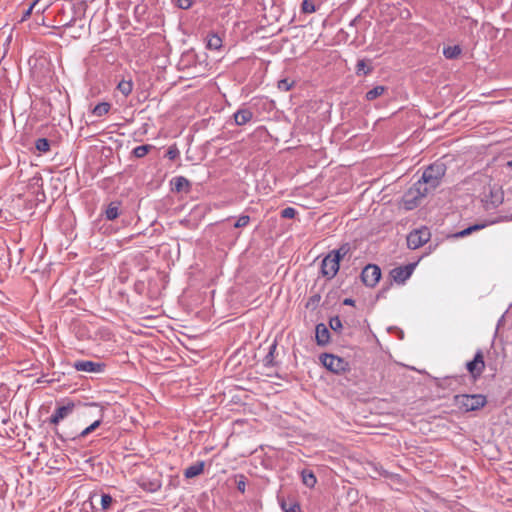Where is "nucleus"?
<instances>
[{
    "instance_id": "45",
    "label": "nucleus",
    "mask_w": 512,
    "mask_h": 512,
    "mask_svg": "<svg viewBox=\"0 0 512 512\" xmlns=\"http://www.w3.org/2000/svg\"><path fill=\"white\" fill-rule=\"evenodd\" d=\"M44 11V8L42 9H37V13H42Z\"/></svg>"
},
{
    "instance_id": "8",
    "label": "nucleus",
    "mask_w": 512,
    "mask_h": 512,
    "mask_svg": "<svg viewBox=\"0 0 512 512\" xmlns=\"http://www.w3.org/2000/svg\"><path fill=\"white\" fill-rule=\"evenodd\" d=\"M72 366L77 371L95 374L103 373L106 367L103 362H94L90 360H77Z\"/></svg>"
},
{
    "instance_id": "21",
    "label": "nucleus",
    "mask_w": 512,
    "mask_h": 512,
    "mask_svg": "<svg viewBox=\"0 0 512 512\" xmlns=\"http://www.w3.org/2000/svg\"><path fill=\"white\" fill-rule=\"evenodd\" d=\"M154 148L153 145L145 144L135 147L132 150V154L136 158H143L145 157L152 149Z\"/></svg>"
},
{
    "instance_id": "27",
    "label": "nucleus",
    "mask_w": 512,
    "mask_h": 512,
    "mask_svg": "<svg viewBox=\"0 0 512 512\" xmlns=\"http://www.w3.org/2000/svg\"><path fill=\"white\" fill-rule=\"evenodd\" d=\"M276 349H277V344H276V342H274L270 345L269 351L263 360L265 366H273L274 365V354L276 352Z\"/></svg>"
},
{
    "instance_id": "2",
    "label": "nucleus",
    "mask_w": 512,
    "mask_h": 512,
    "mask_svg": "<svg viewBox=\"0 0 512 512\" xmlns=\"http://www.w3.org/2000/svg\"><path fill=\"white\" fill-rule=\"evenodd\" d=\"M455 405L464 412H471L483 408L487 399L482 394H460L454 397Z\"/></svg>"
},
{
    "instance_id": "4",
    "label": "nucleus",
    "mask_w": 512,
    "mask_h": 512,
    "mask_svg": "<svg viewBox=\"0 0 512 512\" xmlns=\"http://www.w3.org/2000/svg\"><path fill=\"white\" fill-rule=\"evenodd\" d=\"M431 237L430 230L423 226L419 229L411 231L407 236V245L410 249H418L426 244Z\"/></svg>"
},
{
    "instance_id": "3",
    "label": "nucleus",
    "mask_w": 512,
    "mask_h": 512,
    "mask_svg": "<svg viewBox=\"0 0 512 512\" xmlns=\"http://www.w3.org/2000/svg\"><path fill=\"white\" fill-rule=\"evenodd\" d=\"M320 360L323 366L333 373L340 374L348 370V362L336 355L324 353Z\"/></svg>"
},
{
    "instance_id": "44",
    "label": "nucleus",
    "mask_w": 512,
    "mask_h": 512,
    "mask_svg": "<svg viewBox=\"0 0 512 512\" xmlns=\"http://www.w3.org/2000/svg\"><path fill=\"white\" fill-rule=\"evenodd\" d=\"M507 166L512 168V160L507 162Z\"/></svg>"
},
{
    "instance_id": "17",
    "label": "nucleus",
    "mask_w": 512,
    "mask_h": 512,
    "mask_svg": "<svg viewBox=\"0 0 512 512\" xmlns=\"http://www.w3.org/2000/svg\"><path fill=\"white\" fill-rule=\"evenodd\" d=\"M280 506L284 512H301V506L297 501L280 500Z\"/></svg>"
},
{
    "instance_id": "35",
    "label": "nucleus",
    "mask_w": 512,
    "mask_h": 512,
    "mask_svg": "<svg viewBox=\"0 0 512 512\" xmlns=\"http://www.w3.org/2000/svg\"><path fill=\"white\" fill-rule=\"evenodd\" d=\"M113 502L112 497L109 494L101 495V506L103 510H107Z\"/></svg>"
},
{
    "instance_id": "15",
    "label": "nucleus",
    "mask_w": 512,
    "mask_h": 512,
    "mask_svg": "<svg viewBox=\"0 0 512 512\" xmlns=\"http://www.w3.org/2000/svg\"><path fill=\"white\" fill-rule=\"evenodd\" d=\"M107 220H115L120 215V203L111 202L104 211Z\"/></svg>"
},
{
    "instance_id": "19",
    "label": "nucleus",
    "mask_w": 512,
    "mask_h": 512,
    "mask_svg": "<svg viewBox=\"0 0 512 512\" xmlns=\"http://www.w3.org/2000/svg\"><path fill=\"white\" fill-rule=\"evenodd\" d=\"M486 225L485 224H474L472 226L467 227L466 229H463L453 235L455 238H463L468 235H470L472 232L479 231L483 229Z\"/></svg>"
},
{
    "instance_id": "9",
    "label": "nucleus",
    "mask_w": 512,
    "mask_h": 512,
    "mask_svg": "<svg viewBox=\"0 0 512 512\" xmlns=\"http://www.w3.org/2000/svg\"><path fill=\"white\" fill-rule=\"evenodd\" d=\"M74 408L75 404L72 401L57 407L48 420L49 424L58 425L60 421L68 417L73 412Z\"/></svg>"
},
{
    "instance_id": "1",
    "label": "nucleus",
    "mask_w": 512,
    "mask_h": 512,
    "mask_svg": "<svg viewBox=\"0 0 512 512\" xmlns=\"http://www.w3.org/2000/svg\"><path fill=\"white\" fill-rule=\"evenodd\" d=\"M446 170L447 167L444 162L436 161L432 163L423 171L421 179L414 184L405 197L412 196L413 199L425 197L429 189H435L440 185Z\"/></svg>"
},
{
    "instance_id": "31",
    "label": "nucleus",
    "mask_w": 512,
    "mask_h": 512,
    "mask_svg": "<svg viewBox=\"0 0 512 512\" xmlns=\"http://www.w3.org/2000/svg\"><path fill=\"white\" fill-rule=\"evenodd\" d=\"M301 10L303 13H313L316 11V7L310 0H303Z\"/></svg>"
},
{
    "instance_id": "11",
    "label": "nucleus",
    "mask_w": 512,
    "mask_h": 512,
    "mask_svg": "<svg viewBox=\"0 0 512 512\" xmlns=\"http://www.w3.org/2000/svg\"><path fill=\"white\" fill-rule=\"evenodd\" d=\"M316 343L319 346H325L330 342V332L324 323H319L315 328Z\"/></svg>"
},
{
    "instance_id": "32",
    "label": "nucleus",
    "mask_w": 512,
    "mask_h": 512,
    "mask_svg": "<svg viewBox=\"0 0 512 512\" xmlns=\"http://www.w3.org/2000/svg\"><path fill=\"white\" fill-rule=\"evenodd\" d=\"M179 155H180V151L176 145L170 146L166 152V157L172 161L177 159L179 157Z\"/></svg>"
},
{
    "instance_id": "30",
    "label": "nucleus",
    "mask_w": 512,
    "mask_h": 512,
    "mask_svg": "<svg viewBox=\"0 0 512 512\" xmlns=\"http://www.w3.org/2000/svg\"><path fill=\"white\" fill-rule=\"evenodd\" d=\"M329 327L334 332H339L342 329V322L338 316L331 317L329 320Z\"/></svg>"
},
{
    "instance_id": "43",
    "label": "nucleus",
    "mask_w": 512,
    "mask_h": 512,
    "mask_svg": "<svg viewBox=\"0 0 512 512\" xmlns=\"http://www.w3.org/2000/svg\"><path fill=\"white\" fill-rule=\"evenodd\" d=\"M358 18H359V16H358V17H356V18H354V19L351 21V25H354V24H355V22L358 20Z\"/></svg>"
},
{
    "instance_id": "7",
    "label": "nucleus",
    "mask_w": 512,
    "mask_h": 512,
    "mask_svg": "<svg viewBox=\"0 0 512 512\" xmlns=\"http://www.w3.org/2000/svg\"><path fill=\"white\" fill-rule=\"evenodd\" d=\"M340 268L339 261L328 253L321 263V273L327 279H332L336 276Z\"/></svg>"
},
{
    "instance_id": "6",
    "label": "nucleus",
    "mask_w": 512,
    "mask_h": 512,
    "mask_svg": "<svg viewBox=\"0 0 512 512\" xmlns=\"http://www.w3.org/2000/svg\"><path fill=\"white\" fill-rule=\"evenodd\" d=\"M466 368L474 380L478 379L482 375L485 369V362L483 352L481 350L476 352L473 360L467 362Z\"/></svg>"
},
{
    "instance_id": "5",
    "label": "nucleus",
    "mask_w": 512,
    "mask_h": 512,
    "mask_svg": "<svg viewBox=\"0 0 512 512\" xmlns=\"http://www.w3.org/2000/svg\"><path fill=\"white\" fill-rule=\"evenodd\" d=\"M381 278V269L375 264H368L361 273L363 283L368 287H374Z\"/></svg>"
},
{
    "instance_id": "22",
    "label": "nucleus",
    "mask_w": 512,
    "mask_h": 512,
    "mask_svg": "<svg viewBox=\"0 0 512 512\" xmlns=\"http://www.w3.org/2000/svg\"><path fill=\"white\" fill-rule=\"evenodd\" d=\"M462 50L459 45L448 46L443 49V55L447 59H455L461 54Z\"/></svg>"
},
{
    "instance_id": "39",
    "label": "nucleus",
    "mask_w": 512,
    "mask_h": 512,
    "mask_svg": "<svg viewBox=\"0 0 512 512\" xmlns=\"http://www.w3.org/2000/svg\"><path fill=\"white\" fill-rule=\"evenodd\" d=\"M237 489L244 493L246 489V477L244 475H240L239 479L237 480Z\"/></svg>"
},
{
    "instance_id": "26",
    "label": "nucleus",
    "mask_w": 512,
    "mask_h": 512,
    "mask_svg": "<svg viewBox=\"0 0 512 512\" xmlns=\"http://www.w3.org/2000/svg\"><path fill=\"white\" fill-rule=\"evenodd\" d=\"M174 189L177 192L184 190L190 186L188 179L183 176H179L173 179Z\"/></svg>"
},
{
    "instance_id": "33",
    "label": "nucleus",
    "mask_w": 512,
    "mask_h": 512,
    "mask_svg": "<svg viewBox=\"0 0 512 512\" xmlns=\"http://www.w3.org/2000/svg\"><path fill=\"white\" fill-rule=\"evenodd\" d=\"M296 214L297 210L293 207H286L281 211V217L285 219H292Z\"/></svg>"
},
{
    "instance_id": "13",
    "label": "nucleus",
    "mask_w": 512,
    "mask_h": 512,
    "mask_svg": "<svg viewBox=\"0 0 512 512\" xmlns=\"http://www.w3.org/2000/svg\"><path fill=\"white\" fill-rule=\"evenodd\" d=\"M503 202V192L501 189H491L488 196L485 198L487 208H495Z\"/></svg>"
},
{
    "instance_id": "20",
    "label": "nucleus",
    "mask_w": 512,
    "mask_h": 512,
    "mask_svg": "<svg viewBox=\"0 0 512 512\" xmlns=\"http://www.w3.org/2000/svg\"><path fill=\"white\" fill-rule=\"evenodd\" d=\"M351 250V247L348 243L341 245L338 249L332 250L329 252L334 258H336L339 262L343 259Z\"/></svg>"
},
{
    "instance_id": "36",
    "label": "nucleus",
    "mask_w": 512,
    "mask_h": 512,
    "mask_svg": "<svg viewBox=\"0 0 512 512\" xmlns=\"http://www.w3.org/2000/svg\"><path fill=\"white\" fill-rule=\"evenodd\" d=\"M277 87L281 91H289L292 87V82H290L288 79H281L278 81Z\"/></svg>"
},
{
    "instance_id": "34",
    "label": "nucleus",
    "mask_w": 512,
    "mask_h": 512,
    "mask_svg": "<svg viewBox=\"0 0 512 512\" xmlns=\"http://www.w3.org/2000/svg\"><path fill=\"white\" fill-rule=\"evenodd\" d=\"M250 222V217L248 215H241L236 222L234 223L235 228H243L246 227Z\"/></svg>"
},
{
    "instance_id": "23",
    "label": "nucleus",
    "mask_w": 512,
    "mask_h": 512,
    "mask_svg": "<svg viewBox=\"0 0 512 512\" xmlns=\"http://www.w3.org/2000/svg\"><path fill=\"white\" fill-rule=\"evenodd\" d=\"M386 89L387 88L385 86H382V85L376 86V87L372 88L371 90L367 91L365 97H366V99L368 101L375 100L376 98H378L381 95H383L384 92L386 91Z\"/></svg>"
},
{
    "instance_id": "25",
    "label": "nucleus",
    "mask_w": 512,
    "mask_h": 512,
    "mask_svg": "<svg viewBox=\"0 0 512 512\" xmlns=\"http://www.w3.org/2000/svg\"><path fill=\"white\" fill-rule=\"evenodd\" d=\"M117 89L127 97L133 89V83L131 80H122L118 83Z\"/></svg>"
},
{
    "instance_id": "16",
    "label": "nucleus",
    "mask_w": 512,
    "mask_h": 512,
    "mask_svg": "<svg viewBox=\"0 0 512 512\" xmlns=\"http://www.w3.org/2000/svg\"><path fill=\"white\" fill-rule=\"evenodd\" d=\"M207 48L210 50H219L222 47V39L218 34L212 33L207 36Z\"/></svg>"
},
{
    "instance_id": "38",
    "label": "nucleus",
    "mask_w": 512,
    "mask_h": 512,
    "mask_svg": "<svg viewBox=\"0 0 512 512\" xmlns=\"http://www.w3.org/2000/svg\"><path fill=\"white\" fill-rule=\"evenodd\" d=\"M192 0H176V5L178 8L187 10L192 6Z\"/></svg>"
},
{
    "instance_id": "24",
    "label": "nucleus",
    "mask_w": 512,
    "mask_h": 512,
    "mask_svg": "<svg viewBox=\"0 0 512 512\" xmlns=\"http://www.w3.org/2000/svg\"><path fill=\"white\" fill-rule=\"evenodd\" d=\"M110 108L111 105L108 102H101L93 108L92 113L97 117H101L106 115L109 112Z\"/></svg>"
},
{
    "instance_id": "10",
    "label": "nucleus",
    "mask_w": 512,
    "mask_h": 512,
    "mask_svg": "<svg viewBox=\"0 0 512 512\" xmlns=\"http://www.w3.org/2000/svg\"><path fill=\"white\" fill-rule=\"evenodd\" d=\"M414 267L415 264L396 267L391 270L390 275L396 283L403 284L412 275Z\"/></svg>"
},
{
    "instance_id": "42",
    "label": "nucleus",
    "mask_w": 512,
    "mask_h": 512,
    "mask_svg": "<svg viewBox=\"0 0 512 512\" xmlns=\"http://www.w3.org/2000/svg\"><path fill=\"white\" fill-rule=\"evenodd\" d=\"M160 488L159 483H151L150 491H156Z\"/></svg>"
},
{
    "instance_id": "28",
    "label": "nucleus",
    "mask_w": 512,
    "mask_h": 512,
    "mask_svg": "<svg viewBox=\"0 0 512 512\" xmlns=\"http://www.w3.org/2000/svg\"><path fill=\"white\" fill-rule=\"evenodd\" d=\"M36 149L41 153H47L50 150V142L46 138H39L35 142Z\"/></svg>"
},
{
    "instance_id": "14",
    "label": "nucleus",
    "mask_w": 512,
    "mask_h": 512,
    "mask_svg": "<svg viewBox=\"0 0 512 512\" xmlns=\"http://www.w3.org/2000/svg\"><path fill=\"white\" fill-rule=\"evenodd\" d=\"M204 461H198L193 465H190L184 470V476L187 479L194 478L196 476H199L204 471Z\"/></svg>"
},
{
    "instance_id": "18",
    "label": "nucleus",
    "mask_w": 512,
    "mask_h": 512,
    "mask_svg": "<svg viewBox=\"0 0 512 512\" xmlns=\"http://www.w3.org/2000/svg\"><path fill=\"white\" fill-rule=\"evenodd\" d=\"M302 482L309 488H313L317 482L316 476L310 470H303L301 472Z\"/></svg>"
},
{
    "instance_id": "29",
    "label": "nucleus",
    "mask_w": 512,
    "mask_h": 512,
    "mask_svg": "<svg viewBox=\"0 0 512 512\" xmlns=\"http://www.w3.org/2000/svg\"><path fill=\"white\" fill-rule=\"evenodd\" d=\"M102 423V419H97L96 421H94L91 425H89L88 427H86L84 430H82L79 434H78V438H84L86 437L88 434L92 433L94 430H96Z\"/></svg>"
},
{
    "instance_id": "41",
    "label": "nucleus",
    "mask_w": 512,
    "mask_h": 512,
    "mask_svg": "<svg viewBox=\"0 0 512 512\" xmlns=\"http://www.w3.org/2000/svg\"><path fill=\"white\" fill-rule=\"evenodd\" d=\"M343 304L353 306L355 304V301L351 298H346V299H344Z\"/></svg>"
},
{
    "instance_id": "12",
    "label": "nucleus",
    "mask_w": 512,
    "mask_h": 512,
    "mask_svg": "<svg viewBox=\"0 0 512 512\" xmlns=\"http://www.w3.org/2000/svg\"><path fill=\"white\" fill-rule=\"evenodd\" d=\"M233 117L235 124L242 126L252 120L253 112L249 108H240L234 113Z\"/></svg>"
},
{
    "instance_id": "40",
    "label": "nucleus",
    "mask_w": 512,
    "mask_h": 512,
    "mask_svg": "<svg viewBox=\"0 0 512 512\" xmlns=\"http://www.w3.org/2000/svg\"><path fill=\"white\" fill-rule=\"evenodd\" d=\"M356 67H357V72H358V73H360L361 71H363V73H364V74H368V73L371 71V69H370V68H367V69H366V63H365V61H364V60H360V61H358V63H357V66H356Z\"/></svg>"
},
{
    "instance_id": "37",
    "label": "nucleus",
    "mask_w": 512,
    "mask_h": 512,
    "mask_svg": "<svg viewBox=\"0 0 512 512\" xmlns=\"http://www.w3.org/2000/svg\"><path fill=\"white\" fill-rule=\"evenodd\" d=\"M39 0H35L33 3L30 4V6L27 8V10L23 13L22 21L26 20L30 15L32 14V11L36 6L38 5Z\"/></svg>"
}]
</instances>
